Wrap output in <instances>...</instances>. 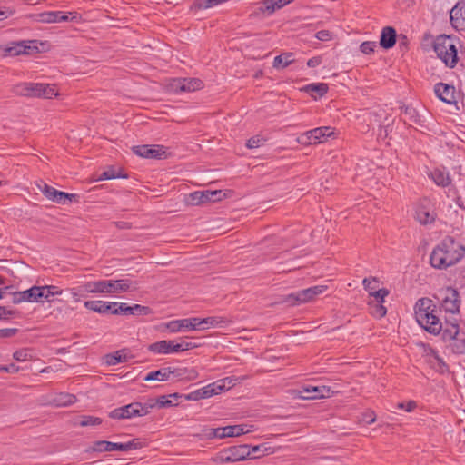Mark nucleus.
I'll list each match as a JSON object with an SVG mask.
<instances>
[{
	"mask_svg": "<svg viewBox=\"0 0 465 465\" xmlns=\"http://www.w3.org/2000/svg\"><path fill=\"white\" fill-rule=\"evenodd\" d=\"M173 371L170 367L167 368H162L160 370L151 371L145 375L143 378L144 381H167L171 374H173Z\"/></svg>",
	"mask_w": 465,
	"mask_h": 465,
	"instance_id": "c85d7f7f",
	"label": "nucleus"
},
{
	"mask_svg": "<svg viewBox=\"0 0 465 465\" xmlns=\"http://www.w3.org/2000/svg\"><path fill=\"white\" fill-rule=\"evenodd\" d=\"M78 292L99 293L98 281L86 282L77 288Z\"/></svg>",
	"mask_w": 465,
	"mask_h": 465,
	"instance_id": "a19ab883",
	"label": "nucleus"
},
{
	"mask_svg": "<svg viewBox=\"0 0 465 465\" xmlns=\"http://www.w3.org/2000/svg\"><path fill=\"white\" fill-rule=\"evenodd\" d=\"M175 92H193L203 87V82L198 78H177L171 84Z\"/></svg>",
	"mask_w": 465,
	"mask_h": 465,
	"instance_id": "6ab92c4d",
	"label": "nucleus"
},
{
	"mask_svg": "<svg viewBox=\"0 0 465 465\" xmlns=\"http://www.w3.org/2000/svg\"><path fill=\"white\" fill-rule=\"evenodd\" d=\"M197 322L198 318L192 317L170 321L165 324V327L172 333L196 330H206L207 327H199Z\"/></svg>",
	"mask_w": 465,
	"mask_h": 465,
	"instance_id": "dca6fc26",
	"label": "nucleus"
},
{
	"mask_svg": "<svg viewBox=\"0 0 465 465\" xmlns=\"http://www.w3.org/2000/svg\"><path fill=\"white\" fill-rule=\"evenodd\" d=\"M417 404L413 401H410L407 404L401 402L397 404L398 409L405 410L407 412L412 411L416 408Z\"/></svg>",
	"mask_w": 465,
	"mask_h": 465,
	"instance_id": "680f3d73",
	"label": "nucleus"
},
{
	"mask_svg": "<svg viewBox=\"0 0 465 465\" xmlns=\"http://www.w3.org/2000/svg\"><path fill=\"white\" fill-rule=\"evenodd\" d=\"M29 84L30 83H21L15 85L12 89L15 95L29 97Z\"/></svg>",
	"mask_w": 465,
	"mask_h": 465,
	"instance_id": "a18cd8bd",
	"label": "nucleus"
},
{
	"mask_svg": "<svg viewBox=\"0 0 465 465\" xmlns=\"http://www.w3.org/2000/svg\"><path fill=\"white\" fill-rule=\"evenodd\" d=\"M292 53H283L280 55L275 56L272 64L273 67L278 70L287 67L288 65L292 64Z\"/></svg>",
	"mask_w": 465,
	"mask_h": 465,
	"instance_id": "f704fd0d",
	"label": "nucleus"
},
{
	"mask_svg": "<svg viewBox=\"0 0 465 465\" xmlns=\"http://www.w3.org/2000/svg\"><path fill=\"white\" fill-rule=\"evenodd\" d=\"M18 330L16 328H5L0 329V337L1 338H10L15 336L17 333Z\"/></svg>",
	"mask_w": 465,
	"mask_h": 465,
	"instance_id": "bf43d9fd",
	"label": "nucleus"
},
{
	"mask_svg": "<svg viewBox=\"0 0 465 465\" xmlns=\"http://www.w3.org/2000/svg\"><path fill=\"white\" fill-rule=\"evenodd\" d=\"M223 196H224V193L220 190L204 192L197 191L189 195L190 203L193 205H199L205 203H214L216 201H220Z\"/></svg>",
	"mask_w": 465,
	"mask_h": 465,
	"instance_id": "a211bd4d",
	"label": "nucleus"
},
{
	"mask_svg": "<svg viewBox=\"0 0 465 465\" xmlns=\"http://www.w3.org/2000/svg\"><path fill=\"white\" fill-rule=\"evenodd\" d=\"M112 302L86 301L84 305L86 309L101 314L111 313Z\"/></svg>",
	"mask_w": 465,
	"mask_h": 465,
	"instance_id": "a878e982",
	"label": "nucleus"
},
{
	"mask_svg": "<svg viewBox=\"0 0 465 465\" xmlns=\"http://www.w3.org/2000/svg\"><path fill=\"white\" fill-rule=\"evenodd\" d=\"M228 1L229 0H197L196 5L200 9H208Z\"/></svg>",
	"mask_w": 465,
	"mask_h": 465,
	"instance_id": "49530a36",
	"label": "nucleus"
},
{
	"mask_svg": "<svg viewBox=\"0 0 465 465\" xmlns=\"http://www.w3.org/2000/svg\"><path fill=\"white\" fill-rule=\"evenodd\" d=\"M378 280L376 278H364L362 281V284L364 286V289L369 292V294H371L375 290H377L378 287Z\"/></svg>",
	"mask_w": 465,
	"mask_h": 465,
	"instance_id": "de8ad7c7",
	"label": "nucleus"
},
{
	"mask_svg": "<svg viewBox=\"0 0 465 465\" xmlns=\"http://www.w3.org/2000/svg\"><path fill=\"white\" fill-rule=\"evenodd\" d=\"M248 432V430H244V426L242 425H232L226 427H219L215 429H211L209 433L207 434L211 438H219L223 439L226 437H238L244 433Z\"/></svg>",
	"mask_w": 465,
	"mask_h": 465,
	"instance_id": "412c9836",
	"label": "nucleus"
},
{
	"mask_svg": "<svg viewBox=\"0 0 465 465\" xmlns=\"http://www.w3.org/2000/svg\"><path fill=\"white\" fill-rule=\"evenodd\" d=\"M75 401L76 397L74 394L59 392L54 395L51 400V403L57 407H66L74 403Z\"/></svg>",
	"mask_w": 465,
	"mask_h": 465,
	"instance_id": "bb28decb",
	"label": "nucleus"
},
{
	"mask_svg": "<svg viewBox=\"0 0 465 465\" xmlns=\"http://www.w3.org/2000/svg\"><path fill=\"white\" fill-rule=\"evenodd\" d=\"M102 423V420L98 417L84 415L80 418L79 425L82 427L96 426Z\"/></svg>",
	"mask_w": 465,
	"mask_h": 465,
	"instance_id": "37998d69",
	"label": "nucleus"
},
{
	"mask_svg": "<svg viewBox=\"0 0 465 465\" xmlns=\"http://www.w3.org/2000/svg\"><path fill=\"white\" fill-rule=\"evenodd\" d=\"M449 371L448 366L446 363L438 357V373H445Z\"/></svg>",
	"mask_w": 465,
	"mask_h": 465,
	"instance_id": "774afa93",
	"label": "nucleus"
},
{
	"mask_svg": "<svg viewBox=\"0 0 465 465\" xmlns=\"http://www.w3.org/2000/svg\"><path fill=\"white\" fill-rule=\"evenodd\" d=\"M111 304H112L111 314L129 315V305H127L126 303L112 302Z\"/></svg>",
	"mask_w": 465,
	"mask_h": 465,
	"instance_id": "79ce46f5",
	"label": "nucleus"
},
{
	"mask_svg": "<svg viewBox=\"0 0 465 465\" xmlns=\"http://www.w3.org/2000/svg\"><path fill=\"white\" fill-rule=\"evenodd\" d=\"M327 286L325 285H315L307 289L298 291L295 293H291L286 296L284 302L290 305H297L303 302L312 301L314 297L322 294L325 292Z\"/></svg>",
	"mask_w": 465,
	"mask_h": 465,
	"instance_id": "9b49d317",
	"label": "nucleus"
},
{
	"mask_svg": "<svg viewBox=\"0 0 465 465\" xmlns=\"http://www.w3.org/2000/svg\"><path fill=\"white\" fill-rule=\"evenodd\" d=\"M13 357L17 361H25L32 357L31 350H29V349L18 350L14 352Z\"/></svg>",
	"mask_w": 465,
	"mask_h": 465,
	"instance_id": "09e8293b",
	"label": "nucleus"
},
{
	"mask_svg": "<svg viewBox=\"0 0 465 465\" xmlns=\"http://www.w3.org/2000/svg\"><path fill=\"white\" fill-rule=\"evenodd\" d=\"M397 42H398V48L401 50V52L404 53V52L408 51L410 41H409V38L407 37V35H405L403 34H400L397 37Z\"/></svg>",
	"mask_w": 465,
	"mask_h": 465,
	"instance_id": "864d4df0",
	"label": "nucleus"
},
{
	"mask_svg": "<svg viewBox=\"0 0 465 465\" xmlns=\"http://www.w3.org/2000/svg\"><path fill=\"white\" fill-rule=\"evenodd\" d=\"M29 86V97H42L50 99L53 96H56L58 94L54 84L30 83Z\"/></svg>",
	"mask_w": 465,
	"mask_h": 465,
	"instance_id": "aec40b11",
	"label": "nucleus"
},
{
	"mask_svg": "<svg viewBox=\"0 0 465 465\" xmlns=\"http://www.w3.org/2000/svg\"><path fill=\"white\" fill-rule=\"evenodd\" d=\"M376 47H377L376 42L365 41L361 44L360 50L361 53H363L365 54H371L374 53Z\"/></svg>",
	"mask_w": 465,
	"mask_h": 465,
	"instance_id": "8fccbe9b",
	"label": "nucleus"
},
{
	"mask_svg": "<svg viewBox=\"0 0 465 465\" xmlns=\"http://www.w3.org/2000/svg\"><path fill=\"white\" fill-rule=\"evenodd\" d=\"M143 443L140 439H134L130 441L124 443H115L107 440H97L94 441L93 446L90 448V450L95 452H104V451H129L132 450H138L143 447Z\"/></svg>",
	"mask_w": 465,
	"mask_h": 465,
	"instance_id": "6e6552de",
	"label": "nucleus"
},
{
	"mask_svg": "<svg viewBox=\"0 0 465 465\" xmlns=\"http://www.w3.org/2000/svg\"><path fill=\"white\" fill-rule=\"evenodd\" d=\"M37 187L40 190V192L45 195V197L52 202H54V200L56 197V193L59 191L42 181L37 184Z\"/></svg>",
	"mask_w": 465,
	"mask_h": 465,
	"instance_id": "4c0bfd02",
	"label": "nucleus"
},
{
	"mask_svg": "<svg viewBox=\"0 0 465 465\" xmlns=\"http://www.w3.org/2000/svg\"><path fill=\"white\" fill-rule=\"evenodd\" d=\"M438 186L446 188L445 193L449 198L452 200L458 199L457 189L451 183L450 173L446 172L445 168H443V170L438 169Z\"/></svg>",
	"mask_w": 465,
	"mask_h": 465,
	"instance_id": "b1692460",
	"label": "nucleus"
},
{
	"mask_svg": "<svg viewBox=\"0 0 465 465\" xmlns=\"http://www.w3.org/2000/svg\"><path fill=\"white\" fill-rule=\"evenodd\" d=\"M79 199V195L76 193H68L65 192L58 191L54 203L57 204H66L71 202H76Z\"/></svg>",
	"mask_w": 465,
	"mask_h": 465,
	"instance_id": "e433bc0d",
	"label": "nucleus"
},
{
	"mask_svg": "<svg viewBox=\"0 0 465 465\" xmlns=\"http://www.w3.org/2000/svg\"><path fill=\"white\" fill-rule=\"evenodd\" d=\"M263 142H264V140L262 136L256 135V136L251 137L247 141L246 146L250 149L258 148L263 144Z\"/></svg>",
	"mask_w": 465,
	"mask_h": 465,
	"instance_id": "6e6d98bb",
	"label": "nucleus"
},
{
	"mask_svg": "<svg viewBox=\"0 0 465 465\" xmlns=\"http://www.w3.org/2000/svg\"><path fill=\"white\" fill-rule=\"evenodd\" d=\"M41 289L44 290V293H42V303L45 302H50L51 298L54 297V292H52L47 285L41 286Z\"/></svg>",
	"mask_w": 465,
	"mask_h": 465,
	"instance_id": "e2e57ef3",
	"label": "nucleus"
},
{
	"mask_svg": "<svg viewBox=\"0 0 465 465\" xmlns=\"http://www.w3.org/2000/svg\"><path fill=\"white\" fill-rule=\"evenodd\" d=\"M450 19L456 30H465V0L459 1L450 11Z\"/></svg>",
	"mask_w": 465,
	"mask_h": 465,
	"instance_id": "4be33fe9",
	"label": "nucleus"
},
{
	"mask_svg": "<svg viewBox=\"0 0 465 465\" xmlns=\"http://www.w3.org/2000/svg\"><path fill=\"white\" fill-rule=\"evenodd\" d=\"M20 368L15 363H10L8 365L0 366V371L8 372V373H16L19 371Z\"/></svg>",
	"mask_w": 465,
	"mask_h": 465,
	"instance_id": "052dcab7",
	"label": "nucleus"
},
{
	"mask_svg": "<svg viewBox=\"0 0 465 465\" xmlns=\"http://www.w3.org/2000/svg\"><path fill=\"white\" fill-rule=\"evenodd\" d=\"M145 415H147L146 407L143 408V403L138 401L115 408L109 412V417L114 420L132 419Z\"/></svg>",
	"mask_w": 465,
	"mask_h": 465,
	"instance_id": "1a4fd4ad",
	"label": "nucleus"
},
{
	"mask_svg": "<svg viewBox=\"0 0 465 465\" xmlns=\"http://www.w3.org/2000/svg\"><path fill=\"white\" fill-rule=\"evenodd\" d=\"M224 322H226V321L223 318L213 316V317H207V318H203V319L198 318L197 324L199 327H207L206 329H209V328L218 327L222 323H224Z\"/></svg>",
	"mask_w": 465,
	"mask_h": 465,
	"instance_id": "c9c22d12",
	"label": "nucleus"
},
{
	"mask_svg": "<svg viewBox=\"0 0 465 465\" xmlns=\"http://www.w3.org/2000/svg\"><path fill=\"white\" fill-rule=\"evenodd\" d=\"M397 32L392 26H385L381 29L380 37V45L383 49L392 48L397 42Z\"/></svg>",
	"mask_w": 465,
	"mask_h": 465,
	"instance_id": "393cba45",
	"label": "nucleus"
},
{
	"mask_svg": "<svg viewBox=\"0 0 465 465\" xmlns=\"http://www.w3.org/2000/svg\"><path fill=\"white\" fill-rule=\"evenodd\" d=\"M267 448L263 445H256L251 448L252 455L249 459H256L262 456L261 453H264Z\"/></svg>",
	"mask_w": 465,
	"mask_h": 465,
	"instance_id": "4d7b16f0",
	"label": "nucleus"
},
{
	"mask_svg": "<svg viewBox=\"0 0 465 465\" xmlns=\"http://www.w3.org/2000/svg\"><path fill=\"white\" fill-rule=\"evenodd\" d=\"M420 46L424 52H436V36L430 32L424 33Z\"/></svg>",
	"mask_w": 465,
	"mask_h": 465,
	"instance_id": "72a5a7b5",
	"label": "nucleus"
},
{
	"mask_svg": "<svg viewBox=\"0 0 465 465\" xmlns=\"http://www.w3.org/2000/svg\"><path fill=\"white\" fill-rule=\"evenodd\" d=\"M303 90L316 99L317 97L321 98L327 94L328 85L324 83L310 84H307Z\"/></svg>",
	"mask_w": 465,
	"mask_h": 465,
	"instance_id": "7c9ffc66",
	"label": "nucleus"
},
{
	"mask_svg": "<svg viewBox=\"0 0 465 465\" xmlns=\"http://www.w3.org/2000/svg\"><path fill=\"white\" fill-rule=\"evenodd\" d=\"M389 294V291L385 288L377 289L371 294V296L374 297L376 302L378 303H383L384 298Z\"/></svg>",
	"mask_w": 465,
	"mask_h": 465,
	"instance_id": "5fc2aeb1",
	"label": "nucleus"
},
{
	"mask_svg": "<svg viewBox=\"0 0 465 465\" xmlns=\"http://www.w3.org/2000/svg\"><path fill=\"white\" fill-rule=\"evenodd\" d=\"M197 345L193 342L182 341L175 342V341H160L149 345L148 350L156 354H170L183 352L196 348Z\"/></svg>",
	"mask_w": 465,
	"mask_h": 465,
	"instance_id": "0eeeda50",
	"label": "nucleus"
},
{
	"mask_svg": "<svg viewBox=\"0 0 465 465\" xmlns=\"http://www.w3.org/2000/svg\"><path fill=\"white\" fill-rule=\"evenodd\" d=\"M438 99L452 107V109L450 110V113L453 114L456 111H459L458 94L454 85L438 83Z\"/></svg>",
	"mask_w": 465,
	"mask_h": 465,
	"instance_id": "2eb2a0df",
	"label": "nucleus"
},
{
	"mask_svg": "<svg viewBox=\"0 0 465 465\" xmlns=\"http://www.w3.org/2000/svg\"><path fill=\"white\" fill-rule=\"evenodd\" d=\"M363 421L370 425L372 424L376 420V416L373 412L365 413L362 418Z\"/></svg>",
	"mask_w": 465,
	"mask_h": 465,
	"instance_id": "338daca9",
	"label": "nucleus"
},
{
	"mask_svg": "<svg viewBox=\"0 0 465 465\" xmlns=\"http://www.w3.org/2000/svg\"><path fill=\"white\" fill-rule=\"evenodd\" d=\"M316 38L321 41H328L331 39V33L327 30H321L316 33Z\"/></svg>",
	"mask_w": 465,
	"mask_h": 465,
	"instance_id": "69168bd1",
	"label": "nucleus"
},
{
	"mask_svg": "<svg viewBox=\"0 0 465 465\" xmlns=\"http://www.w3.org/2000/svg\"><path fill=\"white\" fill-rule=\"evenodd\" d=\"M223 387L224 386L212 383L184 395V398L187 401H199L201 399L210 398L213 395L217 394L219 391H222Z\"/></svg>",
	"mask_w": 465,
	"mask_h": 465,
	"instance_id": "5701e85b",
	"label": "nucleus"
},
{
	"mask_svg": "<svg viewBox=\"0 0 465 465\" xmlns=\"http://www.w3.org/2000/svg\"><path fill=\"white\" fill-rule=\"evenodd\" d=\"M460 39L446 35H438V58L449 68H454L459 61Z\"/></svg>",
	"mask_w": 465,
	"mask_h": 465,
	"instance_id": "20e7f679",
	"label": "nucleus"
},
{
	"mask_svg": "<svg viewBox=\"0 0 465 465\" xmlns=\"http://www.w3.org/2000/svg\"><path fill=\"white\" fill-rule=\"evenodd\" d=\"M251 447L247 444L231 446L220 450L213 461L223 464L244 460L251 457Z\"/></svg>",
	"mask_w": 465,
	"mask_h": 465,
	"instance_id": "423d86ee",
	"label": "nucleus"
},
{
	"mask_svg": "<svg viewBox=\"0 0 465 465\" xmlns=\"http://www.w3.org/2000/svg\"><path fill=\"white\" fill-rule=\"evenodd\" d=\"M387 312V310L386 308L383 306L382 303H376L375 305H373L371 307V315L376 317V318H382L383 316H385Z\"/></svg>",
	"mask_w": 465,
	"mask_h": 465,
	"instance_id": "603ef678",
	"label": "nucleus"
},
{
	"mask_svg": "<svg viewBox=\"0 0 465 465\" xmlns=\"http://www.w3.org/2000/svg\"><path fill=\"white\" fill-rule=\"evenodd\" d=\"M435 305L430 298H420L414 306L418 324L431 334L436 335Z\"/></svg>",
	"mask_w": 465,
	"mask_h": 465,
	"instance_id": "7ed1b4c3",
	"label": "nucleus"
},
{
	"mask_svg": "<svg viewBox=\"0 0 465 465\" xmlns=\"http://www.w3.org/2000/svg\"><path fill=\"white\" fill-rule=\"evenodd\" d=\"M333 130L331 126L317 127L302 134L297 141L303 145L321 143L334 134Z\"/></svg>",
	"mask_w": 465,
	"mask_h": 465,
	"instance_id": "9d476101",
	"label": "nucleus"
},
{
	"mask_svg": "<svg viewBox=\"0 0 465 465\" xmlns=\"http://www.w3.org/2000/svg\"><path fill=\"white\" fill-rule=\"evenodd\" d=\"M150 312V309L146 306H143L140 304H134L133 306H129V315H142L147 314Z\"/></svg>",
	"mask_w": 465,
	"mask_h": 465,
	"instance_id": "3c124183",
	"label": "nucleus"
},
{
	"mask_svg": "<svg viewBox=\"0 0 465 465\" xmlns=\"http://www.w3.org/2000/svg\"><path fill=\"white\" fill-rule=\"evenodd\" d=\"M401 116L402 120L406 124H420V116L419 115L417 110L410 105L402 106L401 108Z\"/></svg>",
	"mask_w": 465,
	"mask_h": 465,
	"instance_id": "cd10ccee",
	"label": "nucleus"
},
{
	"mask_svg": "<svg viewBox=\"0 0 465 465\" xmlns=\"http://www.w3.org/2000/svg\"><path fill=\"white\" fill-rule=\"evenodd\" d=\"M119 177H121V175L119 173H117L114 170L111 169V170H107V171L104 172L101 174L100 180H111V179L119 178Z\"/></svg>",
	"mask_w": 465,
	"mask_h": 465,
	"instance_id": "13d9d810",
	"label": "nucleus"
},
{
	"mask_svg": "<svg viewBox=\"0 0 465 465\" xmlns=\"http://www.w3.org/2000/svg\"><path fill=\"white\" fill-rule=\"evenodd\" d=\"M100 294L115 295L123 292H131L137 290L136 282L129 279L100 280L98 281Z\"/></svg>",
	"mask_w": 465,
	"mask_h": 465,
	"instance_id": "39448f33",
	"label": "nucleus"
},
{
	"mask_svg": "<svg viewBox=\"0 0 465 465\" xmlns=\"http://www.w3.org/2000/svg\"><path fill=\"white\" fill-rule=\"evenodd\" d=\"M181 395L178 393H173L170 395H162L156 399V403H158L159 408H166L171 406H175L177 403H173L171 398L178 399Z\"/></svg>",
	"mask_w": 465,
	"mask_h": 465,
	"instance_id": "ea45409f",
	"label": "nucleus"
},
{
	"mask_svg": "<svg viewBox=\"0 0 465 465\" xmlns=\"http://www.w3.org/2000/svg\"><path fill=\"white\" fill-rule=\"evenodd\" d=\"M42 20L46 23H59L68 21L69 16L62 11H51L42 14Z\"/></svg>",
	"mask_w": 465,
	"mask_h": 465,
	"instance_id": "2f4dec72",
	"label": "nucleus"
},
{
	"mask_svg": "<svg viewBox=\"0 0 465 465\" xmlns=\"http://www.w3.org/2000/svg\"><path fill=\"white\" fill-rule=\"evenodd\" d=\"M304 391L308 393V395H306L304 398L320 399L329 396L330 388H327L325 386H308L304 388Z\"/></svg>",
	"mask_w": 465,
	"mask_h": 465,
	"instance_id": "c756f323",
	"label": "nucleus"
},
{
	"mask_svg": "<svg viewBox=\"0 0 465 465\" xmlns=\"http://www.w3.org/2000/svg\"><path fill=\"white\" fill-rule=\"evenodd\" d=\"M44 290L41 289V286H32L31 288L22 291L15 292L12 294V302L15 304H19L21 302H39L42 303V293Z\"/></svg>",
	"mask_w": 465,
	"mask_h": 465,
	"instance_id": "f3484780",
	"label": "nucleus"
},
{
	"mask_svg": "<svg viewBox=\"0 0 465 465\" xmlns=\"http://www.w3.org/2000/svg\"><path fill=\"white\" fill-rule=\"evenodd\" d=\"M15 314L14 311L8 310L5 306H0V320L8 319Z\"/></svg>",
	"mask_w": 465,
	"mask_h": 465,
	"instance_id": "0e129e2a",
	"label": "nucleus"
},
{
	"mask_svg": "<svg viewBox=\"0 0 465 465\" xmlns=\"http://www.w3.org/2000/svg\"><path fill=\"white\" fill-rule=\"evenodd\" d=\"M440 296L441 298L440 308L449 315L445 316L444 323H440L438 334L441 332L443 340H451L460 331V295L456 289L448 287L440 290Z\"/></svg>",
	"mask_w": 465,
	"mask_h": 465,
	"instance_id": "f257e3e1",
	"label": "nucleus"
},
{
	"mask_svg": "<svg viewBox=\"0 0 465 465\" xmlns=\"http://www.w3.org/2000/svg\"><path fill=\"white\" fill-rule=\"evenodd\" d=\"M259 12L267 15H272L276 10L280 9L275 0H262L260 3Z\"/></svg>",
	"mask_w": 465,
	"mask_h": 465,
	"instance_id": "58836bf2",
	"label": "nucleus"
},
{
	"mask_svg": "<svg viewBox=\"0 0 465 465\" xmlns=\"http://www.w3.org/2000/svg\"><path fill=\"white\" fill-rule=\"evenodd\" d=\"M5 56H16L20 54H32L39 51L37 41H19L7 44L4 48Z\"/></svg>",
	"mask_w": 465,
	"mask_h": 465,
	"instance_id": "f8f14e48",
	"label": "nucleus"
},
{
	"mask_svg": "<svg viewBox=\"0 0 465 465\" xmlns=\"http://www.w3.org/2000/svg\"><path fill=\"white\" fill-rule=\"evenodd\" d=\"M128 356L125 353V350H120L114 353L106 354L104 357L105 363L107 365L113 366L116 365L120 362L127 361Z\"/></svg>",
	"mask_w": 465,
	"mask_h": 465,
	"instance_id": "473e14b6",
	"label": "nucleus"
},
{
	"mask_svg": "<svg viewBox=\"0 0 465 465\" xmlns=\"http://www.w3.org/2000/svg\"><path fill=\"white\" fill-rule=\"evenodd\" d=\"M438 250L442 253L439 259L438 269L454 265L465 255V247L451 236L442 239L440 244L438 245Z\"/></svg>",
	"mask_w": 465,
	"mask_h": 465,
	"instance_id": "f03ea898",
	"label": "nucleus"
},
{
	"mask_svg": "<svg viewBox=\"0 0 465 465\" xmlns=\"http://www.w3.org/2000/svg\"><path fill=\"white\" fill-rule=\"evenodd\" d=\"M451 350L456 354H465V339H457L456 337L450 340Z\"/></svg>",
	"mask_w": 465,
	"mask_h": 465,
	"instance_id": "c03bdc74",
	"label": "nucleus"
},
{
	"mask_svg": "<svg viewBox=\"0 0 465 465\" xmlns=\"http://www.w3.org/2000/svg\"><path fill=\"white\" fill-rule=\"evenodd\" d=\"M132 151L134 154L145 159L163 160L166 159L169 155L166 148L160 144L136 145L132 147Z\"/></svg>",
	"mask_w": 465,
	"mask_h": 465,
	"instance_id": "4468645a",
	"label": "nucleus"
},
{
	"mask_svg": "<svg viewBox=\"0 0 465 465\" xmlns=\"http://www.w3.org/2000/svg\"><path fill=\"white\" fill-rule=\"evenodd\" d=\"M415 219L423 225L431 224L435 221V204L428 199L423 198L416 204Z\"/></svg>",
	"mask_w": 465,
	"mask_h": 465,
	"instance_id": "ddd939ff",
	"label": "nucleus"
}]
</instances>
